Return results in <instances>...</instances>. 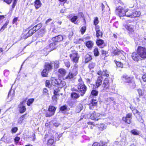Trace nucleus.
I'll return each instance as SVG.
<instances>
[{
  "mask_svg": "<svg viewBox=\"0 0 146 146\" xmlns=\"http://www.w3.org/2000/svg\"><path fill=\"white\" fill-rule=\"evenodd\" d=\"M132 111L134 114H138L137 115H138L139 114H140V112H139L138 110L136 109H134L133 110H132Z\"/></svg>",
  "mask_w": 146,
  "mask_h": 146,
  "instance_id": "nucleus-57",
  "label": "nucleus"
},
{
  "mask_svg": "<svg viewBox=\"0 0 146 146\" xmlns=\"http://www.w3.org/2000/svg\"><path fill=\"white\" fill-rule=\"evenodd\" d=\"M131 133L135 135H138L139 134V132L137 130L134 129L131 131Z\"/></svg>",
  "mask_w": 146,
  "mask_h": 146,
  "instance_id": "nucleus-33",
  "label": "nucleus"
},
{
  "mask_svg": "<svg viewBox=\"0 0 146 146\" xmlns=\"http://www.w3.org/2000/svg\"><path fill=\"white\" fill-rule=\"evenodd\" d=\"M9 23V21H7L4 24L0 30V31L2 32L7 27V26Z\"/></svg>",
  "mask_w": 146,
  "mask_h": 146,
  "instance_id": "nucleus-38",
  "label": "nucleus"
},
{
  "mask_svg": "<svg viewBox=\"0 0 146 146\" xmlns=\"http://www.w3.org/2000/svg\"><path fill=\"white\" fill-rule=\"evenodd\" d=\"M67 108V107L66 106H61L60 108V110L61 111H63L65 110H66Z\"/></svg>",
  "mask_w": 146,
  "mask_h": 146,
  "instance_id": "nucleus-61",
  "label": "nucleus"
},
{
  "mask_svg": "<svg viewBox=\"0 0 146 146\" xmlns=\"http://www.w3.org/2000/svg\"><path fill=\"white\" fill-rule=\"evenodd\" d=\"M34 99L33 98L30 99H29L27 103V105L28 106H30L34 102Z\"/></svg>",
  "mask_w": 146,
  "mask_h": 146,
  "instance_id": "nucleus-47",
  "label": "nucleus"
},
{
  "mask_svg": "<svg viewBox=\"0 0 146 146\" xmlns=\"http://www.w3.org/2000/svg\"><path fill=\"white\" fill-rule=\"evenodd\" d=\"M92 146H106L105 145H104L100 144L99 143H98L97 142L94 143L93 144Z\"/></svg>",
  "mask_w": 146,
  "mask_h": 146,
  "instance_id": "nucleus-53",
  "label": "nucleus"
},
{
  "mask_svg": "<svg viewBox=\"0 0 146 146\" xmlns=\"http://www.w3.org/2000/svg\"><path fill=\"white\" fill-rule=\"evenodd\" d=\"M25 103V101H23L20 103V104L19 106V107L20 109L19 111L21 113H24L26 111V109L25 107L23 104Z\"/></svg>",
  "mask_w": 146,
  "mask_h": 146,
  "instance_id": "nucleus-13",
  "label": "nucleus"
},
{
  "mask_svg": "<svg viewBox=\"0 0 146 146\" xmlns=\"http://www.w3.org/2000/svg\"><path fill=\"white\" fill-rule=\"evenodd\" d=\"M102 86L104 87V90L105 91H107L109 87V80L108 78L105 79Z\"/></svg>",
  "mask_w": 146,
  "mask_h": 146,
  "instance_id": "nucleus-10",
  "label": "nucleus"
},
{
  "mask_svg": "<svg viewBox=\"0 0 146 146\" xmlns=\"http://www.w3.org/2000/svg\"><path fill=\"white\" fill-rule=\"evenodd\" d=\"M52 63L53 64L52 65L53 66V65H54V67L56 68H57L59 67V62L58 61H56L54 62H52Z\"/></svg>",
  "mask_w": 146,
  "mask_h": 146,
  "instance_id": "nucleus-39",
  "label": "nucleus"
},
{
  "mask_svg": "<svg viewBox=\"0 0 146 146\" xmlns=\"http://www.w3.org/2000/svg\"><path fill=\"white\" fill-rule=\"evenodd\" d=\"M137 52L140 55L142 60L146 59V48L145 47L139 46L137 50Z\"/></svg>",
  "mask_w": 146,
  "mask_h": 146,
  "instance_id": "nucleus-4",
  "label": "nucleus"
},
{
  "mask_svg": "<svg viewBox=\"0 0 146 146\" xmlns=\"http://www.w3.org/2000/svg\"><path fill=\"white\" fill-rule=\"evenodd\" d=\"M49 45L52 50L55 49L56 47V42L52 43Z\"/></svg>",
  "mask_w": 146,
  "mask_h": 146,
  "instance_id": "nucleus-29",
  "label": "nucleus"
},
{
  "mask_svg": "<svg viewBox=\"0 0 146 146\" xmlns=\"http://www.w3.org/2000/svg\"><path fill=\"white\" fill-rule=\"evenodd\" d=\"M50 47L49 45H47L46 47L44 48V50L46 52H49L52 50L50 49Z\"/></svg>",
  "mask_w": 146,
  "mask_h": 146,
  "instance_id": "nucleus-45",
  "label": "nucleus"
},
{
  "mask_svg": "<svg viewBox=\"0 0 146 146\" xmlns=\"http://www.w3.org/2000/svg\"><path fill=\"white\" fill-rule=\"evenodd\" d=\"M76 75L72 72H69L68 75L66 77V78L68 79L72 78Z\"/></svg>",
  "mask_w": 146,
  "mask_h": 146,
  "instance_id": "nucleus-26",
  "label": "nucleus"
},
{
  "mask_svg": "<svg viewBox=\"0 0 146 146\" xmlns=\"http://www.w3.org/2000/svg\"><path fill=\"white\" fill-rule=\"evenodd\" d=\"M142 79L144 82H146V75H143L142 76Z\"/></svg>",
  "mask_w": 146,
  "mask_h": 146,
  "instance_id": "nucleus-64",
  "label": "nucleus"
},
{
  "mask_svg": "<svg viewBox=\"0 0 146 146\" xmlns=\"http://www.w3.org/2000/svg\"><path fill=\"white\" fill-rule=\"evenodd\" d=\"M52 99L55 102V103H56L57 101V98L56 96V95H54L52 97Z\"/></svg>",
  "mask_w": 146,
  "mask_h": 146,
  "instance_id": "nucleus-63",
  "label": "nucleus"
},
{
  "mask_svg": "<svg viewBox=\"0 0 146 146\" xmlns=\"http://www.w3.org/2000/svg\"><path fill=\"white\" fill-rule=\"evenodd\" d=\"M98 94V92L96 90H92L91 92V94L93 96H96Z\"/></svg>",
  "mask_w": 146,
  "mask_h": 146,
  "instance_id": "nucleus-42",
  "label": "nucleus"
},
{
  "mask_svg": "<svg viewBox=\"0 0 146 146\" xmlns=\"http://www.w3.org/2000/svg\"><path fill=\"white\" fill-rule=\"evenodd\" d=\"M56 109L53 106H50L46 114V117H50L54 114Z\"/></svg>",
  "mask_w": 146,
  "mask_h": 146,
  "instance_id": "nucleus-6",
  "label": "nucleus"
},
{
  "mask_svg": "<svg viewBox=\"0 0 146 146\" xmlns=\"http://www.w3.org/2000/svg\"><path fill=\"white\" fill-rule=\"evenodd\" d=\"M113 56L118 55L121 56L122 60H124L125 59V57L124 56L125 53L123 51H121L117 48L116 50H115L113 51Z\"/></svg>",
  "mask_w": 146,
  "mask_h": 146,
  "instance_id": "nucleus-8",
  "label": "nucleus"
},
{
  "mask_svg": "<svg viewBox=\"0 0 146 146\" xmlns=\"http://www.w3.org/2000/svg\"><path fill=\"white\" fill-rule=\"evenodd\" d=\"M96 36L97 37L102 36L103 34L102 32L99 29V27L98 26L96 27Z\"/></svg>",
  "mask_w": 146,
  "mask_h": 146,
  "instance_id": "nucleus-23",
  "label": "nucleus"
},
{
  "mask_svg": "<svg viewBox=\"0 0 146 146\" xmlns=\"http://www.w3.org/2000/svg\"><path fill=\"white\" fill-rule=\"evenodd\" d=\"M20 139V138L18 137H16L14 139L15 143L17 144Z\"/></svg>",
  "mask_w": 146,
  "mask_h": 146,
  "instance_id": "nucleus-56",
  "label": "nucleus"
},
{
  "mask_svg": "<svg viewBox=\"0 0 146 146\" xmlns=\"http://www.w3.org/2000/svg\"><path fill=\"white\" fill-rule=\"evenodd\" d=\"M78 81L79 83L77 87L78 91L80 93L81 96H83L87 90V87L84 84L83 82L82 81V79H80L78 80Z\"/></svg>",
  "mask_w": 146,
  "mask_h": 146,
  "instance_id": "nucleus-2",
  "label": "nucleus"
},
{
  "mask_svg": "<svg viewBox=\"0 0 146 146\" xmlns=\"http://www.w3.org/2000/svg\"><path fill=\"white\" fill-rule=\"evenodd\" d=\"M63 39V37L61 35H59L52 38V40L55 42L60 41Z\"/></svg>",
  "mask_w": 146,
  "mask_h": 146,
  "instance_id": "nucleus-19",
  "label": "nucleus"
},
{
  "mask_svg": "<svg viewBox=\"0 0 146 146\" xmlns=\"http://www.w3.org/2000/svg\"><path fill=\"white\" fill-rule=\"evenodd\" d=\"M103 115L102 114H100L99 113H96L95 112H94L92 114L90 117L91 119H92L98 120L99 119H100Z\"/></svg>",
  "mask_w": 146,
  "mask_h": 146,
  "instance_id": "nucleus-9",
  "label": "nucleus"
},
{
  "mask_svg": "<svg viewBox=\"0 0 146 146\" xmlns=\"http://www.w3.org/2000/svg\"><path fill=\"white\" fill-rule=\"evenodd\" d=\"M137 91L139 96H141L143 95V92L141 89H139Z\"/></svg>",
  "mask_w": 146,
  "mask_h": 146,
  "instance_id": "nucleus-54",
  "label": "nucleus"
},
{
  "mask_svg": "<svg viewBox=\"0 0 146 146\" xmlns=\"http://www.w3.org/2000/svg\"><path fill=\"white\" fill-rule=\"evenodd\" d=\"M94 54L95 56H98L99 55V52L98 49L97 48H96L94 50Z\"/></svg>",
  "mask_w": 146,
  "mask_h": 146,
  "instance_id": "nucleus-40",
  "label": "nucleus"
},
{
  "mask_svg": "<svg viewBox=\"0 0 146 146\" xmlns=\"http://www.w3.org/2000/svg\"><path fill=\"white\" fill-rule=\"evenodd\" d=\"M71 60L73 62L77 63L78 62L79 56L77 52L74 51L73 53L70 55Z\"/></svg>",
  "mask_w": 146,
  "mask_h": 146,
  "instance_id": "nucleus-7",
  "label": "nucleus"
},
{
  "mask_svg": "<svg viewBox=\"0 0 146 146\" xmlns=\"http://www.w3.org/2000/svg\"><path fill=\"white\" fill-rule=\"evenodd\" d=\"M97 105V101L95 99H92L91 103L90 104V108L92 109L93 107L96 106Z\"/></svg>",
  "mask_w": 146,
  "mask_h": 146,
  "instance_id": "nucleus-17",
  "label": "nucleus"
},
{
  "mask_svg": "<svg viewBox=\"0 0 146 146\" xmlns=\"http://www.w3.org/2000/svg\"><path fill=\"white\" fill-rule=\"evenodd\" d=\"M14 95V91H10L8 95V98L10 101L11 100L13 99Z\"/></svg>",
  "mask_w": 146,
  "mask_h": 146,
  "instance_id": "nucleus-22",
  "label": "nucleus"
},
{
  "mask_svg": "<svg viewBox=\"0 0 146 146\" xmlns=\"http://www.w3.org/2000/svg\"><path fill=\"white\" fill-rule=\"evenodd\" d=\"M99 22L98 18L96 17L94 18V24L95 25H96Z\"/></svg>",
  "mask_w": 146,
  "mask_h": 146,
  "instance_id": "nucleus-50",
  "label": "nucleus"
},
{
  "mask_svg": "<svg viewBox=\"0 0 146 146\" xmlns=\"http://www.w3.org/2000/svg\"><path fill=\"white\" fill-rule=\"evenodd\" d=\"M129 9H124L121 7H119L117 8L116 10V12L120 17L126 16L127 17V15L129 14Z\"/></svg>",
  "mask_w": 146,
  "mask_h": 146,
  "instance_id": "nucleus-3",
  "label": "nucleus"
},
{
  "mask_svg": "<svg viewBox=\"0 0 146 146\" xmlns=\"http://www.w3.org/2000/svg\"><path fill=\"white\" fill-rule=\"evenodd\" d=\"M77 16H74L71 19V21L72 23H73L75 24H76L77 23V22H76V20H77Z\"/></svg>",
  "mask_w": 146,
  "mask_h": 146,
  "instance_id": "nucleus-44",
  "label": "nucleus"
},
{
  "mask_svg": "<svg viewBox=\"0 0 146 146\" xmlns=\"http://www.w3.org/2000/svg\"><path fill=\"white\" fill-rule=\"evenodd\" d=\"M86 29V27L85 26H83L80 29V31L82 34H83L84 33Z\"/></svg>",
  "mask_w": 146,
  "mask_h": 146,
  "instance_id": "nucleus-52",
  "label": "nucleus"
},
{
  "mask_svg": "<svg viewBox=\"0 0 146 146\" xmlns=\"http://www.w3.org/2000/svg\"><path fill=\"white\" fill-rule=\"evenodd\" d=\"M46 87L50 88L51 86V84L49 80H46Z\"/></svg>",
  "mask_w": 146,
  "mask_h": 146,
  "instance_id": "nucleus-55",
  "label": "nucleus"
},
{
  "mask_svg": "<svg viewBox=\"0 0 146 146\" xmlns=\"http://www.w3.org/2000/svg\"><path fill=\"white\" fill-rule=\"evenodd\" d=\"M136 117L139 121L141 123L144 122V121L143 119L141 116L140 115V114H139L138 115H136Z\"/></svg>",
  "mask_w": 146,
  "mask_h": 146,
  "instance_id": "nucleus-30",
  "label": "nucleus"
},
{
  "mask_svg": "<svg viewBox=\"0 0 146 146\" xmlns=\"http://www.w3.org/2000/svg\"><path fill=\"white\" fill-rule=\"evenodd\" d=\"M54 141V140L53 139H49L48 142L47 144L49 146L52 145Z\"/></svg>",
  "mask_w": 146,
  "mask_h": 146,
  "instance_id": "nucleus-49",
  "label": "nucleus"
},
{
  "mask_svg": "<svg viewBox=\"0 0 146 146\" xmlns=\"http://www.w3.org/2000/svg\"><path fill=\"white\" fill-rule=\"evenodd\" d=\"M53 64L51 62L50 63H46L45 65V69H46L48 71H49L50 70L52 69V68L53 65H52Z\"/></svg>",
  "mask_w": 146,
  "mask_h": 146,
  "instance_id": "nucleus-20",
  "label": "nucleus"
},
{
  "mask_svg": "<svg viewBox=\"0 0 146 146\" xmlns=\"http://www.w3.org/2000/svg\"><path fill=\"white\" fill-rule=\"evenodd\" d=\"M48 72V71L44 69L42 72V75L44 77H47Z\"/></svg>",
  "mask_w": 146,
  "mask_h": 146,
  "instance_id": "nucleus-36",
  "label": "nucleus"
},
{
  "mask_svg": "<svg viewBox=\"0 0 146 146\" xmlns=\"http://www.w3.org/2000/svg\"><path fill=\"white\" fill-rule=\"evenodd\" d=\"M35 32L33 30V28H32L30 29L27 33L29 35V36H31L33 34L35 33Z\"/></svg>",
  "mask_w": 146,
  "mask_h": 146,
  "instance_id": "nucleus-46",
  "label": "nucleus"
},
{
  "mask_svg": "<svg viewBox=\"0 0 146 146\" xmlns=\"http://www.w3.org/2000/svg\"><path fill=\"white\" fill-rule=\"evenodd\" d=\"M94 44V43L92 41H89L86 42V46L88 48H90L93 46Z\"/></svg>",
  "mask_w": 146,
  "mask_h": 146,
  "instance_id": "nucleus-28",
  "label": "nucleus"
},
{
  "mask_svg": "<svg viewBox=\"0 0 146 146\" xmlns=\"http://www.w3.org/2000/svg\"><path fill=\"white\" fill-rule=\"evenodd\" d=\"M92 59L91 56L88 54L86 55L85 56V62L86 63Z\"/></svg>",
  "mask_w": 146,
  "mask_h": 146,
  "instance_id": "nucleus-32",
  "label": "nucleus"
},
{
  "mask_svg": "<svg viewBox=\"0 0 146 146\" xmlns=\"http://www.w3.org/2000/svg\"><path fill=\"white\" fill-rule=\"evenodd\" d=\"M29 36V35L27 33H23L21 36V39H26Z\"/></svg>",
  "mask_w": 146,
  "mask_h": 146,
  "instance_id": "nucleus-37",
  "label": "nucleus"
},
{
  "mask_svg": "<svg viewBox=\"0 0 146 146\" xmlns=\"http://www.w3.org/2000/svg\"><path fill=\"white\" fill-rule=\"evenodd\" d=\"M42 26L41 23H39L37 25L34 26L33 28V30L36 32L39 30Z\"/></svg>",
  "mask_w": 146,
  "mask_h": 146,
  "instance_id": "nucleus-27",
  "label": "nucleus"
},
{
  "mask_svg": "<svg viewBox=\"0 0 146 146\" xmlns=\"http://www.w3.org/2000/svg\"><path fill=\"white\" fill-rule=\"evenodd\" d=\"M64 61L65 66L68 68L70 67V64L69 61L67 59H64Z\"/></svg>",
  "mask_w": 146,
  "mask_h": 146,
  "instance_id": "nucleus-43",
  "label": "nucleus"
},
{
  "mask_svg": "<svg viewBox=\"0 0 146 146\" xmlns=\"http://www.w3.org/2000/svg\"><path fill=\"white\" fill-rule=\"evenodd\" d=\"M98 74L99 75H102L103 76H106V77L109 76V73L106 70H104L102 72L101 71H99L98 72Z\"/></svg>",
  "mask_w": 146,
  "mask_h": 146,
  "instance_id": "nucleus-16",
  "label": "nucleus"
},
{
  "mask_svg": "<svg viewBox=\"0 0 146 146\" xmlns=\"http://www.w3.org/2000/svg\"><path fill=\"white\" fill-rule=\"evenodd\" d=\"M114 98L112 97H110L107 99V101L108 102H110L111 101H113Z\"/></svg>",
  "mask_w": 146,
  "mask_h": 146,
  "instance_id": "nucleus-62",
  "label": "nucleus"
},
{
  "mask_svg": "<svg viewBox=\"0 0 146 146\" xmlns=\"http://www.w3.org/2000/svg\"><path fill=\"white\" fill-rule=\"evenodd\" d=\"M71 97L72 99L76 100L80 97V95L78 94L73 92L71 93Z\"/></svg>",
  "mask_w": 146,
  "mask_h": 146,
  "instance_id": "nucleus-21",
  "label": "nucleus"
},
{
  "mask_svg": "<svg viewBox=\"0 0 146 146\" xmlns=\"http://www.w3.org/2000/svg\"><path fill=\"white\" fill-rule=\"evenodd\" d=\"M132 118V114L129 113L126 115V117H123V120L127 123L129 124L131 122V119Z\"/></svg>",
  "mask_w": 146,
  "mask_h": 146,
  "instance_id": "nucleus-11",
  "label": "nucleus"
},
{
  "mask_svg": "<svg viewBox=\"0 0 146 146\" xmlns=\"http://www.w3.org/2000/svg\"><path fill=\"white\" fill-rule=\"evenodd\" d=\"M125 28L129 31V32L132 33L133 32L134 26L131 24H127L124 25Z\"/></svg>",
  "mask_w": 146,
  "mask_h": 146,
  "instance_id": "nucleus-14",
  "label": "nucleus"
},
{
  "mask_svg": "<svg viewBox=\"0 0 146 146\" xmlns=\"http://www.w3.org/2000/svg\"><path fill=\"white\" fill-rule=\"evenodd\" d=\"M58 72L62 76L64 75L66 73V70L63 69H59L58 70Z\"/></svg>",
  "mask_w": 146,
  "mask_h": 146,
  "instance_id": "nucleus-35",
  "label": "nucleus"
},
{
  "mask_svg": "<svg viewBox=\"0 0 146 146\" xmlns=\"http://www.w3.org/2000/svg\"><path fill=\"white\" fill-rule=\"evenodd\" d=\"M78 65L75 64L72 67V72L76 74H78Z\"/></svg>",
  "mask_w": 146,
  "mask_h": 146,
  "instance_id": "nucleus-25",
  "label": "nucleus"
},
{
  "mask_svg": "<svg viewBox=\"0 0 146 146\" xmlns=\"http://www.w3.org/2000/svg\"><path fill=\"white\" fill-rule=\"evenodd\" d=\"M141 14V12L135 10H129V14L127 15V17L130 18H135L139 17Z\"/></svg>",
  "mask_w": 146,
  "mask_h": 146,
  "instance_id": "nucleus-5",
  "label": "nucleus"
},
{
  "mask_svg": "<svg viewBox=\"0 0 146 146\" xmlns=\"http://www.w3.org/2000/svg\"><path fill=\"white\" fill-rule=\"evenodd\" d=\"M45 28L44 27L42 28L39 31V34L40 35H43L45 33Z\"/></svg>",
  "mask_w": 146,
  "mask_h": 146,
  "instance_id": "nucleus-51",
  "label": "nucleus"
},
{
  "mask_svg": "<svg viewBox=\"0 0 146 146\" xmlns=\"http://www.w3.org/2000/svg\"><path fill=\"white\" fill-rule=\"evenodd\" d=\"M140 55L138 54L137 52L133 53L131 55V57L134 61H138L139 60H142Z\"/></svg>",
  "mask_w": 146,
  "mask_h": 146,
  "instance_id": "nucleus-12",
  "label": "nucleus"
},
{
  "mask_svg": "<svg viewBox=\"0 0 146 146\" xmlns=\"http://www.w3.org/2000/svg\"><path fill=\"white\" fill-rule=\"evenodd\" d=\"M122 80L125 82L130 83L131 82L132 78L128 76H123Z\"/></svg>",
  "mask_w": 146,
  "mask_h": 146,
  "instance_id": "nucleus-15",
  "label": "nucleus"
},
{
  "mask_svg": "<svg viewBox=\"0 0 146 146\" xmlns=\"http://www.w3.org/2000/svg\"><path fill=\"white\" fill-rule=\"evenodd\" d=\"M96 64L95 63L91 62L89 63L88 65V68L90 70L93 69L95 66Z\"/></svg>",
  "mask_w": 146,
  "mask_h": 146,
  "instance_id": "nucleus-41",
  "label": "nucleus"
},
{
  "mask_svg": "<svg viewBox=\"0 0 146 146\" xmlns=\"http://www.w3.org/2000/svg\"><path fill=\"white\" fill-rule=\"evenodd\" d=\"M50 80L51 83L53 85L60 88L63 87L66 84V82L64 80L56 79L54 78H51Z\"/></svg>",
  "mask_w": 146,
  "mask_h": 146,
  "instance_id": "nucleus-1",
  "label": "nucleus"
},
{
  "mask_svg": "<svg viewBox=\"0 0 146 146\" xmlns=\"http://www.w3.org/2000/svg\"><path fill=\"white\" fill-rule=\"evenodd\" d=\"M26 114L24 115L19 118L18 121V123H21L24 120V119L27 118V117H26Z\"/></svg>",
  "mask_w": 146,
  "mask_h": 146,
  "instance_id": "nucleus-31",
  "label": "nucleus"
},
{
  "mask_svg": "<svg viewBox=\"0 0 146 146\" xmlns=\"http://www.w3.org/2000/svg\"><path fill=\"white\" fill-rule=\"evenodd\" d=\"M103 80V79L102 78L101 76L98 77L96 82V86H97V88H98L101 85Z\"/></svg>",
  "mask_w": 146,
  "mask_h": 146,
  "instance_id": "nucleus-18",
  "label": "nucleus"
},
{
  "mask_svg": "<svg viewBox=\"0 0 146 146\" xmlns=\"http://www.w3.org/2000/svg\"><path fill=\"white\" fill-rule=\"evenodd\" d=\"M116 64L117 66L119 67H122L123 66V64L120 62H117Z\"/></svg>",
  "mask_w": 146,
  "mask_h": 146,
  "instance_id": "nucleus-60",
  "label": "nucleus"
},
{
  "mask_svg": "<svg viewBox=\"0 0 146 146\" xmlns=\"http://www.w3.org/2000/svg\"><path fill=\"white\" fill-rule=\"evenodd\" d=\"M59 91V89H57L56 90H54V94L55 95H58L59 94L58 93Z\"/></svg>",
  "mask_w": 146,
  "mask_h": 146,
  "instance_id": "nucleus-59",
  "label": "nucleus"
},
{
  "mask_svg": "<svg viewBox=\"0 0 146 146\" xmlns=\"http://www.w3.org/2000/svg\"><path fill=\"white\" fill-rule=\"evenodd\" d=\"M17 130L18 128L17 127H14L12 129L11 131L12 133H15Z\"/></svg>",
  "mask_w": 146,
  "mask_h": 146,
  "instance_id": "nucleus-58",
  "label": "nucleus"
},
{
  "mask_svg": "<svg viewBox=\"0 0 146 146\" xmlns=\"http://www.w3.org/2000/svg\"><path fill=\"white\" fill-rule=\"evenodd\" d=\"M107 125L106 124L104 123L101 124L99 127L100 129L102 131L104 130L106 128Z\"/></svg>",
  "mask_w": 146,
  "mask_h": 146,
  "instance_id": "nucleus-34",
  "label": "nucleus"
},
{
  "mask_svg": "<svg viewBox=\"0 0 146 146\" xmlns=\"http://www.w3.org/2000/svg\"><path fill=\"white\" fill-rule=\"evenodd\" d=\"M104 43V41L101 39H99L96 42V43L98 45L101 46Z\"/></svg>",
  "mask_w": 146,
  "mask_h": 146,
  "instance_id": "nucleus-48",
  "label": "nucleus"
},
{
  "mask_svg": "<svg viewBox=\"0 0 146 146\" xmlns=\"http://www.w3.org/2000/svg\"><path fill=\"white\" fill-rule=\"evenodd\" d=\"M42 3L40 0H36L35 2V6L36 9H38L41 6Z\"/></svg>",
  "mask_w": 146,
  "mask_h": 146,
  "instance_id": "nucleus-24",
  "label": "nucleus"
}]
</instances>
